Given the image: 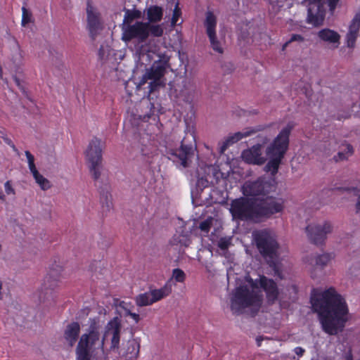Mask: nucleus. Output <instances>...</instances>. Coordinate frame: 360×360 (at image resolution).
Segmentation results:
<instances>
[{"label":"nucleus","mask_w":360,"mask_h":360,"mask_svg":"<svg viewBox=\"0 0 360 360\" xmlns=\"http://www.w3.org/2000/svg\"><path fill=\"white\" fill-rule=\"evenodd\" d=\"M311 302L319 314L323 330L329 335L341 331L347 321L348 309L344 299L333 288L324 291L314 289Z\"/></svg>","instance_id":"f257e3e1"},{"label":"nucleus","mask_w":360,"mask_h":360,"mask_svg":"<svg viewBox=\"0 0 360 360\" xmlns=\"http://www.w3.org/2000/svg\"><path fill=\"white\" fill-rule=\"evenodd\" d=\"M248 284L236 288L231 297V310L233 314H240L250 312L254 316L259 310L262 299L260 287L266 293L269 302H274L278 297V290L272 279L261 276L259 280L254 281L246 277Z\"/></svg>","instance_id":"f03ea898"},{"label":"nucleus","mask_w":360,"mask_h":360,"mask_svg":"<svg viewBox=\"0 0 360 360\" xmlns=\"http://www.w3.org/2000/svg\"><path fill=\"white\" fill-rule=\"evenodd\" d=\"M86 332L82 334L76 347L77 360H90L95 346L98 344L103 349L105 344L110 342V349H120L122 324L118 317L110 320L105 326L104 333L101 339V325L98 318L90 319Z\"/></svg>","instance_id":"7ed1b4c3"},{"label":"nucleus","mask_w":360,"mask_h":360,"mask_svg":"<svg viewBox=\"0 0 360 360\" xmlns=\"http://www.w3.org/2000/svg\"><path fill=\"white\" fill-rule=\"evenodd\" d=\"M283 209V200L266 195L259 200L240 198L232 201L230 212L234 219L258 223Z\"/></svg>","instance_id":"20e7f679"},{"label":"nucleus","mask_w":360,"mask_h":360,"mask_svg":"<svg viewBox=\"0 0 360 360\" xmlns=\"http://www.w3.org/2000/svg\"><path fill=\"white\" fill-rule=\"evenodd\" d=\"M293 127L292 123H288L266 148V155L269 162L264 167V171L270 172L272 176L278 172L281 161L288 148L289 136Z\"/></svg>","instance_id":"39448f33"},{"label":"nucleus","mask_w":360,"mask_h":360,"mask_svg":"<svg viewBox=\"0 0 360 360\" xmlns=\"http://www.w3.org/2000/svg\"><path fill=\"white\" fill-rule=\"evenodd\" d=\"M122 39L125 42L136 39L139 43H143L150 34L154 37H160L164 33L162 25L141 21H136L134 24H122Z\"/></svg>","instance_id":"423d86ee"},{"label":"nucleus","mask_w":360,"mask_h":360,"mask_svg":"<svg viewBox=\"0 0 360 360\" xmlns=\"http://www.w3.org/2000/svg\"><path fill=\"white\" fill-rule=\"evenodd\" d=\"M252 236L259 253L270 266L274 265L279 248L275 233L269 229H262L254 231Z\"/></svg>","instance_id":"0eeeda50"},{"label":"nucleus","mask_w":360,"mask_h":360,"mask_svg":"<svg viewBox=\"0 0 360 360\" xmlns=\"http://www.w3.org/2000/svg\"><path fill=\"white\" fill-rule=\"evenodd\" d=\"M197 150L195 137L191 130L185 132L179 148L172 150L170 155L174 161L184 168L188 167L195 156Z\"/></svg>","instance_id":"6e6552de"},{"label":"nucleus","mask_w":360,"mask_h":360,"mask_svg":"<svg viewBox=\"0 0 360 360\" xmlns=\"http://www.w3.org/2000/svg\"><path fill=\"white\" fill-rule=\"evenodd\" d=\"M158 58L159 59L155 60L151 68L146 70L139 83V85H143L147 83L148 80H151L148 86L149 93H152L159 87L165 86V82L162 78L165 74L169 58L165 56L162 57L160 54H158Z\"/></svg>","instance_id":"1a4fd4ad"},{"label":"nucleus","mask_w":360,"mask_h":360,"mask_svg":"<svg viewBox=\"0 0 360 360\" xmlns=\"http://www.w3.org/2000/svg\"><path fill=\"white\" fill-rule=\"evenodd\" d=\"M275 189L274 181L267 180L264 177H260L255 181H248L242 187L243 195L255 198V200H259L268 195Z\"/></svg>","instance_id":"9d476101"},{"label":"nucleus","mask_w":360,"mask_h":360,"mask_svg":"<svg viewBox=\"0 0 360 360\" xmlns=\"http://www.w3.org/2000/svg\"><path fill=\"white\" fill-rule=\"evenodd\" d=\"M333 226L330 221L313 223L305 228L308 239L315 245H322L327 236L332 233Z\"/></svg>","instance_id":"9b49d317"},{"label":"nucleus","mask_w":360,"mask_h":360,"mask_svg":"<svg viewBox=\"0 0 360 360\" xmlns=\"http://www.w3.org/2000/svg\"><path fill=\"white\" fill-rule=\"evenodd\" d=\"M308 3L307 21L314 26L323 24L325 18V0H306Z\"/></svg>","instance_id":"f8f14e48"},{"label":"nucleus","mask_w":360,"mask_h":360,"mask_svg":"<svg viewBox=\"0 0 360 360\" xmlns=\"http://www.w3.org/2000/svg\"><path fill=\"white\" fill-rule=\"evenodd\" d=\"M216 25L217 18L212 12L208 11L206 13V18L205 20V27L206 28V33L210 39V45L212 49L219 53H223V49L219 40L217 39L216 35Z\"/></svg>","instance_id":"ddd939ff"},{"label":"nucleus","mask_w":360,"mask_h":360,"mask_svg":"<svg viewBox=\"0 0 360 360\" xmlns=\"http://www.w3.org/2000/svg\"><path fill=\"white\" fill-rule=\"evenodd\" d=\"M103 143L101 139L93 138L85 152L86 160L89 164H101Z\"/></svg>","instance_id":"4468645a"},{"label":"nucleus","mask_w":360,"mask_h":360,"mask_svg":"<svg viewBox=\"0 0 360 360\" xmlns=\"http://www.w3.org/2000/svg\"><path fill=\"white\" fill-rule=\"evenodd\" d=\"M242 159L248 164L262 165L266 161V158L262 155V145L256 144L245 150L241 154Z\"/></svg>","instance_id":"2eb2a0df"},{"label":"nucleus","mask_w":360,"mask_h":360,"mask_svg":"<svg viewBox=\"0 0 360 360\" xmlns=\"http://www.w3.org/2000/svg\"><path fill=\"white\" fill-rule=\"evenodd\" d=\"M140 341L138 339L131 338L123 342L119 353L126 360H134L138 357Z\"/></svg>","instance_id":"dca6fc26"},{"label":"nucleus","mask_w":360,"mask_h":360,"mask_svg":"<svg viewBox=\"0 0 360 360\" xmlns=\"http://www.w3.org/2000/svg\"><path fill=\"white\" fill-rule=\"evenodd\" d=\"M88 29L91 37L94 39L98 31L102 29V25L100 21L98 14L95 11L94 8L87 4L86 7Z\"/></svg>","instance_id":"f3484780"},{"label":"nucleus","mask_w":360,"mask_h":360,"mask_svg":"<svg viewBox=\"0 0 360 360\" xmlns=\"http://www.w3.org/2000/svg\"><path fill=\"white\" fill-rule=\"evenodd\" d=\"M63 267L58 264L53 265L51 268L44 283V289H53L63 276Z\"/></svg>","instance_id":"a211bd4d"},{"label":"nucleus","mask_w":360,"mask_h":360,"mask_svg":"<svg viewBox=\"0 0 360 360\" xmlns=\"http://www.w3.org/2000/svg\"><path fill=\"white\" fill-rule=\"evenodd\" d=\"M360 29V12L356 13L351 21L349 32L347 34V44L349 48L355 46L356 39Z\"/></svg>","instance_id":"6ab92c4d"},{"label":"nucleus","mask_w":360,"mask_h":360,"mask_svg":"<svg viewBox=\"0 0 360 360\" xmlns=\"http://www.w3.org/2000/svg\"><path fill=\"white\" fill-rule=\"evenodd\" d=\"M79 332L80 325L78 322H72L67 325L63 336L70 347H72L75 344Z\"/></svg>","instance_id":"aec40b11"},{"label":"nucleus","mask_w":360,"mask_h":360,"mask_svg":"<svg viewBox=\"0 0 360 360\" xmlns=\"http://www.w3.org/2000/svg\"><path fill=\"white\" fill-rule=\"evenodd\" d=\"M143 13L146 15L147 22L156 24L161 21L163 16V9L158 6H150L145 8Z\"/></svg>","instance_id":"412c9836"},{"label":"nucleus","mask_w":360,"mask_h":360,"mask_svg":"<svg viewBox=\"0 0 360 360\" xmlns=\"http://www.w3.org/2000/svg\"><path fill=\"white\" fill-rule=\"evenodd\" d=\"M318 37L323 41L335 44L339 43L340 34L330 29H323L317 33Z\"/></svg>","instance_id":"4be33fe9"},{"label":"nucleus","mask_w":360,"mask_h":360,"mask_svg":"<svg viewBox=\"0 0 360 360\" xmlns=\"http://www.w3.org/2000/svg\"><path fill=\"white\" fill-rule=\"evenodd\" d=\"M172 292V285L168 282L162 288L150 290L153 303L168 296Z\"/></svg>","instance_id":"5701e85b"},{"label":"nucleus","mask_w":360,"mask_h":360,"mask_svg":"<svg viewBox=\"0 0 360 360\" xmlns=\"http://www.w3.org/2000/svg\"><path fill=\"white\" fill-rule=\"evenodd\" d=\"M172 292V285L168 282L162 288L150 290L153 303L168 296Z\"/></svg>","instance_id":"b1692460"},{"label":"nucleus","mask_w":360,"mask_h":360,"mask_svg":"<svg viewBox=\"0 0 360 360\" xmlns=\"http://www.w3.org/2000/svg\"><path fill=\"white\" fill-rule=\"evenodd\" d=\"M342 147H345L347 149V152H344L343 149L339 150L337 155H334L333 158V160L335 162H339L341 161L347 160L349 156H351L354 153V149L352 145L344 141L342 143Z\"/></svg>","instance_id":"393cba45"},{"label":"nucleus","mask_w":360,"mask_h":360,"mask_svg":"<svg viewBox=\"0 0 360 360\" xmlns=\"http://www.w3.org/2000/svg\"><path fill=\"white\" fill-rule=\"evenodd\" d=\"M136 304L139 307L148 306L153 304L150 291L140 294L135 298Z\"/></svg>","instance_id":"a878e982"},{"label":"nucleus","mask_w":360,"mask_h":360,"mask_svg":"<svg viewBox=\"0 0 360 360\" xmlns=\"http://www.w3.org/2000/svg\"><path fill=\"white\" fill-rule=\"evenodd\" d=\"M142 17V13L138 10H127L124 14L122 24H134V20L140 19Z\"/></svg>","instance_id":"bb28decb"},{"label":"nucleus","mask_w":360,"mask_h":360,"mask_svg":"<svg viewBox=\"0 0 360 360\" xmlns=\"http://www.w3.org/2000/svg\"><path fill=\"white\" fill-rule=\"evenodd\" d=\"M101 193V202L103 208L110 210L112 205V196L108 190H102Z\"/></svg>","instance_id":"cd10ccee"},{"label":"nucleus","mask_w":360,"mask_h":360,"mask_svg":"<svg viewBox=\"0 0 360 360\" xmlns=\"http://www.w3.org/2000/svg\"><path fill=\"white\" fill-rule=\"evenodd\" d=\"M34 178L42 190L45 191L51 187L50 181L39 173L34 175Z\"/></svg>","instance_id":"c85d7f7f"},{"label":"nucleus","mask_w":360,"mask_h":360,"mask_svg":"<svg viewBox=\"0 0 360 360\" xmlns=\"http://www.w3.org/2000/svg\"><path fill=\"white\" fill-rule=\"evenodd\" d=\"M330 259H331V257L329 254H323V255H317L314 259L315 264L317 266L322 268L327 265V264L329 262Z\"/></svg>","instance_id":"c756f323"},{"label":"nucleus","mask_w":360,"mask_h":360,"mask_svg":"<svg viewBox=\"0 0 360 360\" xmlns=\"http://www.w3.org/2000/svg\"><path fill=\"white\" fill-rule=\"evenodd\" d=\"M12 60L15 65H19L22 60L21 50L17 44L13 47Z\"/></svg>","instance_id":"7c9ffc66"},{"label":"nucleus","mask_w":360,"mask_h":360,"mask_svg":"<svg viewBox=\"0 0 360 360\" xmlns=\"http://www.w3.org/2000/svg\"><path fill=\"white\" fill-rule=\"evenodd\" d=\"M236 142H238V141L236 140L233 134L229 136L222 143V145L220 146L219 153L221 154L224 153L229 146Z\"/></svg>","instance_id":"2f4dec72"},{"label":"nucleus","mask_w":360,"mask_h":360,"mask_svg":"<svg viewBox=\"0 0 360 360\" xmlns=\"http://www.w3.org/2000/svg\"><path fill=\"white\" fill-rule=\"evenodd\" d=\"M213 220L214 219L212 217H209L207 219L201 221L199 224V229L201 230V231L205 233H208L212 226Z\"/></svg>","instance_id":"473e14b6"},{"label":"nucleus","mask_w":360,"mask_h":360,"mask_svg":"<svg viewBox=\"0 0 360 360\" xmlns=\"http://www.w3.org/2000/svg\"><path fill=\"white\" fill-rule=\"evenodd\" d=\"M170 4H172V6H173V5L175 6L174 11H173V16L172 18V24L173 25H174L176 24L178 18L181 14V10L179 8V2L177 0H172Z\"/></svg>","instance_id":"72a5a7b5"},{"label":"nucleus","mask_w":360,"mask_h":360,"mask_svg":"<svg viewBox=\"0 0 360 360\" xmlns=\"http://www.w3.org/2000/svg\"><path fill=\"white\" fill-rule=\"evenodd\" d=\"M257 131V129L255 130V129H245L243 131L236 132L235 134H233V135L236 137V140L238 141L245 137H248V136L256 133Z\"/></svg>","instance_id":"f704fd0d"},{"label":"nucleus","mask_w":360,"mask_h":360,"mask_svg":"<svg viewBox=\"0 0 360 360\" xmlns=\"http://www.w3.org/2000/svg\"><path fill=\"white\" fill-rule=\"evenodd\" d=\"M172 278L176 282L183 283L186 278V274L181 269H174L172 271Z\"/></svg>","instance_id":"c9c22d12"},{"label":"nucleus","mask_w":360,"mask_h":360,"mask_svg":"<svg viewBox=\"0 0 360 360\" xmlns=\"http://www.w3.org/2000/svg\"><path fill=\"white\" fill-rule=\"evenodd\" d=\"M101 164H89V169L94 179L97 180L101 176Z\"/></svg>","instance_id":"e433bc0d"},{"label":"nucleus","mask_w":360,"mask_h":360,"mask_svg":"<svg viewBox=\"0 0 360 360\" xmlns=\"http://www.w3.org/2000/svg\"><path fill=\"white\" fill-rule=\"evenodd\" d=\"M347 191H353L354 195L356 196V202L355 203V213L357 214H360V190L356 188H347Z\"/></svg>","instance_id":"4c0bfd02"},{"label":"nucleus","mask_w":360,"mask_h":360,"mask_svg":"<svg viewBox=\"0 0 360 360\" xmlns=\"http://www.w3.org/2000/svg\"><path fill=\"white\" fill-rule=\"evenodd\" d=\"M22 25L25 27L31 20L32 14L25 7L22 8Z\"/></svg>","instance_id":"58836bf2"},{"label":"nucleus","mask_w":360,"mask_h":360,"mask_svg":"<svg viewBox=\"0 0 360 360\" xmlns=\"http://www.w3.org/2000/svg\"><path fill=\"white\" fill-rule=\"evenodd\" d=\"M231 238H221L218 241V247L221 250H226L228 249L229 245L231 244Z\"/></svg>","instance_id":"ea45409f"},{"label":"nucleus","mask_w":360,"mask_h":360,"mask_svg":"<svg viewBox=\"0 0 360 360\" xmlns=\"http://www.w3.org/2000/svg\"><path fill=\"white\" fill-rule=\"evenodd\" d=\"M109 48L108 46H101L98 51V56L101 60H105L109 55Z\"/></svg>","instance_id":"a19ab883"},{"label":"nucleus","mask_w":360,"mask_h":360,"mask_svg":"<svg viewBox=\"0 0 360 360\" xmlns=\"http://www.w3.org/2000/svg\"><path fill=\"white\" fill-rule=\"evenodd\" d=\"M336 141L334 139L331 140L328 143V148L326 147V145L324 146V153L326 156H329L333 151L335 150L336 148L335 145H336Z\"/></svg>","instance_id":"79ce46f5"},{"label":"nucleus","mask_w":360,"mask_h":360,"mask_svg":"<svg viewBox=\"0 0 360 360\" xmlns=\"http://www.w3.org/2000/svg\"><path fill=\"white\" fill-rule=\"evenodd\" d=\"M304 37L302 35L298 34H291L290 38L288 39V43L291 44L295 41L302 43L304 42Z\"/></svg>","instance_id":"37998d69"},{"label":"nucleus","mask_w":360,"mask_h":360,"mask_svg":"<svg viewBox=\"0 0 360 360\" xmlns=\"http://www.w3.org/2000/svg\"><path fill=\"white\" fill-rule=\"evenodd\" d=\"M0 134H2V139L4 141V142L6 144H8V146H10L13 149V150L18 151L14 143L12 142V141L9 138L7 137L6 134L4 131H0Z\"/></svg>","instance_id":"c03bdc74"},{"label":"nucleus","mask_w":360,"mask_h":360,"mask_svg":"<svg viewBox=\"0 0 360 360\" xmlns=\"http://www.w3.org/2000/svg\"><path fill=\"white\" fill-rule=\"evenodd\" d=\"M118 307L123 309L125 311V314H127L128 313V311H131V307H132V306L130 302L120 301L118 304Z\"/></svg>","instance_id":"a18cd8bd"},{"label":"nucleus","mask_w":360,"mask_h":360,"mask_svg":"<svg viewBox=\"0 0 360 360\" xmlns=\"http://www.w3.org/2000/svg\"><path fill=\"white\" fill-rule=\"evenodd\" d=\"M4 188H5V192L7 195H11V194L14 195L15 194V190L12 187L10 181H8L5 183Z\"/></svg>","instance_id":"49530a36"},{"label":"nucleus","mask_w":360,"mask_h":360,"mask_svg":"<svg viewBox=\"0 0 360 360\" xmlns=\"http://www.w3.org/2000/svg\"><path fill=\"white\" fill-rule=\"evenodd\" d=\"M25 153L27 159L28 165L34 163V158L31 154V153L28 150H26Z\"/></svg>","instance_id":"de8ad7c7"},{"label":"nucleus","mask_w":360,"mask_h":360,"mask_svg":"<svg viewBox=\"0 0 360 360\" xmlns=\"http://www.w3.org/2000/svg\"><path fill=\"white\" fill-rule=\"evenodd\" d=\"M338 1L339 0H328V6L331 12L335 10Z\"/></svg>","instance_id":"09e8293b"},{"label":"nucleus","mask_w":360,"mask_h":360,"mask_svg":"<svg viewBox=\"0 0 360 360\" xmlns=\"http://www.w3.org/2000/svg\"><path fill=\"white\" fill-rule=\"evenodd\" d=\"M125 316H131L135 321L136 323H138L140 321L139 315L136 313H132L131 311H128V313L125 314Z\"/></svg>","instance_id":"8fccbe9b"},{"label":"nucleus","mask_w":360,"mask_h":360,"mask_svg":"<svg viewBox=\"0 0 360 360\" xmlns=\"http://www.w3.org/2000/svg\"><path fill=\"white\" fill-rule=\"evenodd\" d=\"M13 79L15 81V84L18 86V88L21 91H22L24 92L25 91V89H24V86H23L22 84L21 80L19 78H18L16 76L13 77Z\"/></svg>","instance_id":"3c124183"},{"label":"nucleus","mask_w":360,"mask_h":360,"mask_svg":"<svg viewBox=\"0 0 360 360\" xmlns=\"http://www.w3.org/2000/svg\"><path fill=\"white\" fill-rule=\"evenodd\" d=\"M294 352L298 356H302L304 353V349L300 347H297L295 348Z\"/></svg>","instance_id":"603ef678"},{"label":"nucleus","mask_w":360,"mask_h":360,"mask_svg":"<svg viewBox=\"0 0 360 360\" xmlns=\"http://www.w3.org/2000/svg\"><path fill=\"white\" fill-rule=\"evenodd\" d=\"M29 165V169H30V172H32L33 176L39 173V172L37 171V168L35 167V164L34 163L30 164V165Z\"/></svg>","instance_id":"864d4df0"},{"label":"nucleus","mask_w":360,"mask_h":360,"mask_svg":"<svg viewBox=\"0 0 360 360\" xmlns=\"http://www.w3.org/2000/svg\"><path fill=\"white\" fill-rule=\"evenodd\" d=\"M183 240L184 241H182V240L180 239L179 240V243H182L186 247L189 245V244H190V240L189 239L186 238L184 236H183Z\"/></svg>","instance_id":"5fc2aeb1"},{"label":"nucleus","mask_w":360,"mask_h":360,"mask_svg":"<svg viewBox=\"0 0 360 360\" xmlns=\"http://www.w3.org/2000/svg\"><path fill=\"white\" fill-rule=\"evenodd\" d=\"M146 51H148V52H151V53H155L157 51V48L156 46L155 47H150L148 49H145Z\"/></svg>","instance_id":"6e6d98bb"},{"label":"nucleus","mask_w":360,"mask_h":360,"mask_svg":"<svg viewBox=\"0 0 360 360\" xmlns=\"http://www.w3.org/2000/svg\"><path fill=\"white\" fill-rule=\"evenodd\" d=\"M264 340L262 337H257L256 339V342L257 344V346H261L262 341Z\"/></svg>","instance_id":"4d7b16f0"},{"label":"nucleus","mask_w":360,"mask_h":360,"mask_svg":"<svg viewBox=\"0 0 360 360\" xmlns=\"http://www.w3.org/2000/svg\"><path fill=\"white\" fill-rule=\"evenodd\" d=\"M290 43H288V40L283 45L282 51H284Z\"/></svg>","instance_id":"13d9d810"},{"label":"nucleus","mask_w":360,"mask_h":360,"mask_svg":"<svg viewBox=\"0 0 360 360\" xmlns=\"http://www.w3.org/2000/svg\"><path fill=\"white\" fill-rule=\"evenodd\" d=\"M1 289H2V283H1V281H0V300L2 299Z\"/></svg>","instance_id":"bf43d9fd"},{"label":"nucleus","mask_w":360,"mask_h":360,"mask_svg":"<svg viewBox=\"0 0 360 360\" xmlns=\"http://www.w3.org/2000/svg\"><path fill=\"white\" fill-rule=\"evenodd\" d=\"M339 150H341V149H343L344 152H347V149L345 147H342V144L338 148Z\"/></svg>","instance_id":"052dcab7"},{"label":"nucleus","mask_w":360,"mask_h":360,"mask_svg":"<svg viewBox=\"0 0 360 360\" xmlns=\"http://www.w3.org/2000/svg\"><path fill=\"white\" fill-rule=\"evenodd\" d=\"M0 200H5V195L0 192Z\"/></svg>","instance_id":"680f3d73"},{"label":"nucleus","mask_w":360,"mask_h":360,"mask_svg":"<svg viewBox=\"0 0 360 360\" xmlns=\"http://www.w3.org/2000/svg\"><path fill=\"white\" fill-rule=\"evenodd\" d=\"M274 271H275V274H277L280 277V273L278 272V270L276 269V268H275Z\"/></svg>","instance_id":"e2e57ef3"},{"label":"nucleus","mask_w":360,"mask_h":360,"mask_svg":"<svg viewBox=\"0 0 360 360\" xmlns=\"http://www.w3.org/2000/svg\"><path fill=\"white\" fill-rule=\"evenodd\" d=\"M142 153H143V155H147V153H144V152H143V150H142Z\"/></svg>","instance_id":"0e129e2a"},{"label":"nucleus","mask_w":360,"mask_h":360,"mask_svg":"<svg viewBox=\"0 0 360 360\" xmlns=\"http://www.w3.org/2000/svg\"><path fill=\"white\" fill-rule=\"evenodd\" d=\"M1 71V68L0 67V72Z\"/></svg>","instance_id":"69168bd1"}]
</instances>
